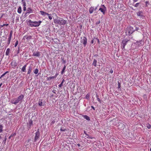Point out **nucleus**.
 <instances>
[{
	"instance_id": "1",
	"label": "nucleus",
	"mask_w": 151,
	"mask_h": 151,
	"mask_svg": "<svg viewBox=\"0 0 151 151\" xmlns=\"http://www.w3.org/2000/svg\"><path fill=\"white\" fill-rule=\"evenodd\" d=\"M24 98V96L23 95L21 94L17 98L13 99L11 101V103L12 104L16 105L18 103H21L22 100Z\"/></svg>"
},
{
	"instance_id": "2",
	"label": "nucleus",
	"mask_w": 151,
	"mask_h": 151,
	"mask_svg": "<svg viewBox=\"0 0 151 151\" xmlns=\"http://www.w3.org/2000/svg\"><path fill=\"white\" fill-rule=\"evenodd\" d=\"M42 22L41 21H39L38 22H33L31 20H29L27 22L28 25L31 27H37L39 26Z\"/></svg>"
},
{
	"instance_id": "3",
	"label": "nucleus",
	"mask_w": 151,
	"mask_h": 151,
	"mask_svg": "<svg viewBox=\"0 0 151 151\" xmlns=\"http://www.w3.org/2000/svg\"><path fill=\"white\" fill-rule=\"evenodd\" d=\"M54 22L56 24L64 25L67 23V22L63 18H59L54 20Z\"/></svg>"
},
{
	"instance_id": "4",
	"label": "nucleus",
	"mask_w": 151,
	"mask_h": 151,
	"mask_svg": "<svg viewBox=\"0 0 151 151\" xmlns=\"http://www.w3.org/2000/svg\"><path fill=\"white\" fill-rule=\"evenodd\" d=\"M125 33L127 34H126V35H130L133 33L135 32V30L134 29L133 27L130 26L127 27V30L126 31Z\"/></svg>"
},
{
	"instance_id": "5",
	"label": "nucleus",
	"mask_w": 151,
	"mask_h": 151,
	"mask_svg": "<svg viewBox=\"0 0 151 151\" xmlns=\"http://www.w3.org/2000/svg\"><path fill=\"white\" fill-rule=\"evenodd\" d=\"M130 40L129 38H125L123 39L121 44V45L122 46V49H124L126 45L127 44V42Z\"/></svg>"
},
{
	"instance_id": "6",
	"label": "nucleus",
	"mask_w": 151,
	"mask_h": 151,
	"mask_svg": "<svg viewBox=\"0 0 151 151\" xmlns=\"http://www.w3.org/2000/svg\"><path fill=\"white\" fill-rule=\"evenodd\" d=\"M99 10L104 15L105 12L106 10V8L104 5H102L101 6V7L99 9Z\"/></svg>"
},
{
	"instance_id": "7",
	"label": "nucleus",
	"mask_w": 151,
	"mask_h": 151,
	"mask_svg": "<svg viewBox=\"0 0 151 151\" xmlns=\"http://www.w3.org/2000/svg\"><path fill=\"white\" fill-rule=\"evenodd\" d=\"M35 136L34 138V141L36 142L40 138V134L39 129H38L35 133Z\"/></svg>"
},
{
	"instance_id": "8",
	"label": "nucleus",
	"mask_w": 151,
	"mask_h": 151,
	"mask_svg": "<svg viewBox=\"0 0 151 151\" xmlns=\"http://www.w3.org/2000/svg\"><path fill=\"white\" fill-rule=\"evenodd\" d=\"M81 43H82L84 45V46L85 47L87 43V38L85 37H84L83 38L81 37Z\"/></svg>"
},
{
	"instance_id": "9",
	"label": "nucleus",
	"mask_w": 151,
	"mask_h": 151,
	"mask_svg": "<svg viewBox=\"0 0 151 151\" xmlns=\"http://www.w3.org/2000/svg\"><path fill=\"white\" fill-rule=\"evenodd\" d=\"M84 134H85L86 135L85 137H86L87 138L90 139H95V137H92L91 135H89L87 133L85 130L84 131Z\"/></svg>"
},
{
	"instance_id": "10",
	"label": "nucleus",
	"mask_w": 151,
	"mask_h": 151,
	"mask_svg": "<svg viewBox=\"0 0 151 151\" xmlns=\"http://www.w3.org/2000/svg\"><path fill=\"white\" fill-rule=\"evenodd\" d=\"M135 44L136 45H138L139 46H140L143 45L144 42L142 40H141L139 41H137V42L135 43Z\"/></svg>"
},
{
	"instance_id": "11",
	"label": "nucleus",
	"mask_w": 151,
	"mask_h": 151,
	"mask_svg": "<svg viewBox=\"0 0 151 151\" xmlns=\"http://www.w3.org/2000/svg\"><path fill=\"white\" fill-rule=\"evenodd\" d=\"M33 121L31 119H30L29 120V123H28V129H30L32 126L33 125Z\"/></svg>"
},
{
	"instance_id": "12",
	"label": "nucleus",
	"mask_w": 151,
	"mask_h": 151,
	"mask_svg": "<svg viewBox=\"0 0 151 151\" xmlns=\"http://www.w3.org/2000/svg\"><path fill=\"white\" fill-rule=\"evenodd\" d=\"M56 120V117H53L51 119V122L50 123V125L53 124L55 122Z\"/></svg>"
},
{
	"instance_id": "13",
	"label": "nucleus",
	"mask_w": 151,
	"mask_h": 151,
	"mask_svg": "<svg viewBox=\"0 0 151 151\" xmlns=\"http://www.w3.org/2000/svg\"><path fill=\"white\" fill-rule=\"evenodd\" d=\"M40 52L37 51L36 52H34L33 53V56L36 57H39L40 56Z\"/></svg>"
},
{
	"instance_id": "14",
	"label": "nucleus",
	"mask_w": 151,
	"mask_h": 151,
	"mask_svg": "<svg viewBox=\"0 0 151 151\" xmlns=\"http://www.w3.org/2000/svg\"><path fill=\"white\" fill-rule=\"evenodd\" d=\"M27 11L28 14H30L33 13L34 10L31 7H29L27 8Z\"/></svg>"
},
{
	"instance_id": "15",
	"label": "nucleus",
	"mask_w": 151,
	"mask_h": 151,
	"mask_svg": "<svg viewBox=\"0 0 151 151\" xmlns=\"http://www.w3.org/2000/svg\"><path fill=\"white\" fill-rule=\"evenodd\" d=\"M137 16L142 17L143 16V13L142 11H139L137 13Z\"/></svg>"
},
{
	"instance_id": "16",
	"label": "nucleus",
	"mask_w": 151,
	"mask_h": 151,
	"mask_svg": "<svg viewBox=\"0 0 151 151\" xmlns=\"http://www.w3.org/2000/svg\"><path fill=\"white\" fill-rule=\"evenodd\" d=\"M32 68V66L31 65H30L29 67V69L27 71V74H29L31 73Z\"/></svg>"
},
{
	"instance_id": "17",
	"label": "nucleus",
	"mask_w": 151,
	"mask_h": 151,
	"mask_svg": "<svg viewBox=\"0 0 151 151\" xmlns=\"http://www.w3.org/2000/svg\"><path fill=\"white\" fill-rule=\"evenodd\" d=\"M40 13L41 15L43 16H45L46 15H49V14L48 13H47L43 11H40Z\"/></svg>"
},
{
	"instance_id": "18",
	"label": "nucleus",
	"mask_w": 151,
	"mask_h": 151,
	"mask_svg": "<svg viewBox=\"0 0 151 151\" xmlns=\"http://www.w3.org/2000/svg\"><path fill=\"white\" fill-rule=\"evenodd\" d=\"M28 64L27 63L25 65H24L22 68V71L23 72H25L26 71V68L27 66V65Z\"/></svg>"
},
{
	"instance_id": "19",
	"label": "nucleus",
	"mask_w": 151,
	"mask_h": 151,
	"mask_svg": "<svg viewBox=\"0 0 151 151\" xmlns=\"http://www.w3.org/2000/svg\"><path fill=\"white\" fill-rule=\"evenodd\" d=\"M66 65H64V66L63 67V68L62 70V71L61 72V75H63L64 73L65 72V70L66 68Z\"/></svg>"
},
{
	"instance_id": "20",
	"label": "nucleus",
	"mask_w": 151,
	"mask_h": 151,
	"mask_svg": "<svg viewBox=\"0 0 151 151\" xmlns=\"http://www.w3.org/2000/svg\"><path fill=\"white\" fill-rule=\"evenodd\" d=\"M83 117L88 121H90V119L89 116L86 115H83Z\"/></svg>"
},
{
	"instance_id": "21",
	"label": "nucleus",
	"mask_w": 151,
	"mask_h": 151,
	"mask_svg": "<svg viewBox=\"0 0 151 151\" xmlns=\"http://www.w3.org/2000/svg\"><path fill=\"white\" fill-rule=\"evenodd\" d=\"M94 10V7L91 6V7H90L89 10V13L90 14H92Z\"/></svg>"
},
{
	"instance_id": "22",
	"label": "nucleus",
	"mask_w": 151,
	"mask_h": 151,
	"mask_svg": "<svg viewBox=\"0 0 151 151\" xmlns=\"http://www.w3.org/2000/svg\"><path fill=\"white\" fill-rule=\"evenodd\" d=\"M95 141L93 139V141L89 140L88 139H86V140H85V143H90L91 142H95Z\"/></svg>"
},
{
	"instance_id": "23",
	"label": "nucleus",
	"mask_w": 151,
	"mask_h": 151,
	"mask_svg": "<svg viewBox=\"0 0 151 151\" xmlns=\"http://www.w3.org/2000/svg\"><path fill=\"white\" fill-rule=\"evenodd\" d=\"M97 62V61L96 59H94L93 63H92V65L94 66L95 67H96L97 64L96 63Z\"/></svg>"
},
{
	"instance_id": "24",
	"label": "nucleus",
	"mask_w": 151,
	"mask_h": 151,
	"mask_svg": "<svg viewBox=\"0 0 151 151\" xmlns=\"http://www.w3.org/2000/svg\"><path fill=\"white\" fill-rule=\"evenodd\" d=\"M22 12V8L21 6H19L17 10V12L19 14H21Z\"/></svg>"
},
{
	"instance_id": "25",
	"label": "nucleus",
	"mask_w": 151,
	"mask_h": 151,
	"mask_svg": "<svg viewBox=\"0 0 151 151\" xmlns=\"http://www.w3.org/2000/svg\"><path fill=\"white\" fill-rule=\"evenodd\" d=\"M10 49L9 48H7L6 50V51L5 53V55H8L9 54L10 52Z\"/></svg>"
},
{
	"instance_id": "26",
	"label": "nucleus",
	"mask_w": 151,
	"mask_h": 151,
	"mask_svg": "<svg viewBox=\"0 0 151 151\" xmlns=\"http://www.w3.org/2000/svg\"><path fill=\"white\" fill-rule=\"evenodd\" d=\"M42 100H41V101H40V100H39V101L38 102V104L40 106H43L42 104Z\"/></svg>"
},
{
	"instance_id": "27",
	"label": "nucleus",
	"mask_w": 151,
	"mask_h": 151,
	"mask_svg": "<svg viewBox=\"0 0 151 151\" xmlns=\"http://www.w3.org/2000/svg\"><path fill=\"white\" fill-rule=\"evenodd\" d=\"M38 70L37 68H36L35 70H34V73H35V74H37L38 73Z\"/></svg>"
},
{
	"instance_id": "28",
	"label": "nucleus",
	"mask_w": 151,
	"mask_h": 151,
	"mask_svg": "<svg viewBox=\"0 0 151 151\" xmlns=\"http://www.w3.org/2000/svg\"><path fill=\"white\" fill-rule=\"evenodd\" d=\"M61 60L62 61L63 64H65L66 63V60H64V58H63L62 57H61Z\"/></svg>"
},
{
	"instance_id": "29",
	"label": "nucleus",
	"mask_w": 151,
	"mask_h": 151,
	"mask_svg": "<svg viewBox=\"0 0 151 151\" xmlns=\"http://www.w3.org/2000/svg\"><path fill=\"white\" fill-rule=\"evenodd\" d=\"M22 3L23 6H26V3L25 0H22Z\"/></svg>"
},
{
	"instance_id": "30",
	"label": "nucleus",
	"mask_w": 151,
	"mask_h": 151,
	"mask_svg": "<svg viewBox=\"0 0 151 151\" xmlns=\"http://www.w3.org/2000/svg\"><path fill=\"white\" fill-rule=\"evenodd\" d=\"M118 89L120 88V89L121 90V89L120 88H121V86L120 82V81H118Z\"/></svg>"
},
{
	"instance_id": "31",
	"label": "nucleus",
	"mask_w": 151,
	"mask_h": 151,
	"mask_svg": "<svg viewBox=\"0 0 151 151\" xmlns=\"http://www.w3.org/2000/svg\"><path fill=\"white\" fill-rule=\"evenodd\" d=\"M47 80H50L51 79H53L55 78L53 76H52L47 77Z\"/></svg>"
},
{
	"instance_id": "32",
	"label": "nucleus",
	"mask_w": 151,
	"mask_h": 151,
	"mask_svg": "<svg viewBox=\"0 0 151 151\" xmlns=\"http://www.w3.org/2000/svg\"><path fill=\"white\" fill-rule=\"evenodd\" d=\"M9 72L8 71H6V72H5L4 74H2L1 76L0 77V79L2 77H3L4 76H5V75H6L7 73H8Z\"/></svg>"
},
{
	"instance_id": "33",
	"label": "nucleus",
	"mask_w": 151,
	"mask_h": 151,
	"mask_svg": "<svg viewBox=\"0 0 151 151\" xmlns=\"http://www.w3.org/2000/svg\"><path fill=\"white\" fill-rule=\"evenodd\" d=\"M3 127L1 124H0V133L1 132L3 131L2 129Z\"/></svg>"
},
{
	"instance_id": "34",
	"label": "nucleus",
	"mask_w": 151,
	"mask_h": 151,
	"mask_svg": "<svg viewBox=\"0 0 151 151\" xmlns=\"http://www.w3.org/2000/svg\"><path fill=\"white\" fill-rule=\"evenodd\" d=\"M146 127L148 129H150L151 128V125L149 123H148L146 125Z\"/></svg>"
},
{
	"instance_id": "35",
	"label": "nucleus",
	"mask_w": 151,
	"mask_h": 151,
	"mask_svg": "<svg viewBox=\"0 0 151 151\" xmlns=\"http://www.w3.org/2000/svg\"><path fill=\"white\" fill-rule=\"evenodd\" d=\"M100 21L99 20H97L96 21V25H98L100 23Z\"/></svg>"
},
{
	"instance_id": "36",
	"label": "nucleus",
	"mask_w": 151,
	"mask_h": 151,
	"mask_svg": "<svg viewBox=\"0 0 151 151\" xmlns=\"http://www.w3.org/2000/svg\"><path fill=\"white\" fill-rule=\"evenodd\" d=\"M66 130V129L63 127H61L60 129V131L62 132H64Z\"/></svg>"
},
{
	"instance_id": "37",
	"label": "nucleus",
	"mask_w": 151,
	"mask_h": 151,
	"mask_svg": "<svg viewBox=\"0 0 151 151\" xmlns=\"http://www.w3.org/2000/svg\"><path fill=\"white\" fill-rule=\"evenodd\" d=\"M32 38V36H28L27 38H26V39L28 40H29L31 39Z\"/></svg>"
},
{
	"instance_id": "38",
	"label": "nucleus",
	"mask_w": 151,
	"mask_h": 151,
	"mask_svg": "<svg viewBox=\"0 0 151 151\" xmlns=\"http://www.w3.org/2000/svg\"><path fill=\"white\" fill-rule=\"evenodd\" d=\"M124 5L123 4H120V8H122L121 9H123V7H124Z\"/></svg>"
},
{
	"instance_id": "39",
	"label": "nucleus",
	"mask_w": 151,
	"mask_h": 151,
	"mask_svg": "<svg viewBox=\"0 0 151 151\" xmlns=\"http://www.w3.org/2000/svg\"><path fill=\"white\" fill-rule=\"evenodd\" d=\"M140 4V3H137L135 4L134 5V6L136 7H137L139 6Z\"/></svg>"
},
{
	"instance_id": "40",
	"label": "nucleus",
	"mask_w": 151,
	"mask_h": 151,
	"mask_svg": "<svg viewBox=\"0 0 151 151\" xmlns=\"http://www.w3.org/2000/svg\"><path fill=\"white\" fill-rule=\"evenodd\" d=\"M145 4H145V6L146 7H147L148 6V5H149V4H150L149 1H146Z\"/></svg>"
},
{
	"instance_id": "41",
	"label": "nucleus",
	"mask_w": 151,
	"mask_h": 151,
	"mask_svg": "<svg viewBox=\"0 0 151 151\" xmlns=\"http://www.w3.org/2000/svg\"><path fill=\"white\" fill-rule=\"evenodd\" d=\"M49 15H47L48 17V18L50 20H51L52 19V17L51 16V14H49Z\"/></svg>"
},
{
	"instance_id": "42",
	"label": "nucleus",
	"mask_w": 151,
	"mask_h": 151,
	"mask_svg": "<svg viewBox=\"0 0 151 151\" xmlns=\"http://www.w3.org/2000/svg\"><path fill=\"white\" fill-rule=\"evenodd\" d=\"M18 44V40H16V42L15 43L14 47H16L17 45V44Z\"/></svg>"
},
{
	"instance_id": "43",
	"label": "nucleus",
	"mask_w": 151,
	"mask_h": 151,
	"mask_svg": "<svg viewBox=\"0 0 151 151\" xmlns=\"http://www.w3.org/2000/svg\"><path fill=\"white\" fill-rule=\"evenodd\" d=\"M12 30H11L10 32V34H9V36L12 37Z\"/></svg>"
},
{
	"instance_id": "44",
	"label": "nucleus",
	"mask_w": 151,
	"mask_h": 151,
	"mask_svg": "<svg viewBox=\"0 0 151 151\" xmlns=\"http://www.w3.org/2000/svg\"><path fill=\"white\" fill-rule=\"evenodd\" d=\"M135 27V29H134V30H135V31H138V30L139 29V27Z\"/></svg>"
},
{
	"instance_id": "45",
	"label": "nucleus",
	"mask_w": 151,
	"mask_h": 151,
	"mask_svg": "<svg viewBox=\"0 0 151 151\" xmlns=\"http://www.w3.org/2000/svg\"><path fill=\"white\" fill-rule=\"evenodd\" d=\"M94 39H95L97 41L98 43L99 44L100 42L99 41V39L98 38H94Z\"/></svg>"
},
{
	"instance_id": "46",
	"label": "nucleus",
	"mask_w": 151,
	"mask_h": 151,
	"mask_svg": "<svg viewBox=\"0 0 151 151\" xmlns=\"http://www.w3.org/2000/svg\"><path fill=\"white\" fill-rule=\"evenodd\" d=\"M6 140V138L5 137V138L4 139V140L3 141V142L4 143H5Z\"/></svg>"
},
{
	"instance_id": "47",
	"label": "nucleus",
	"mask_w": 151,
	"mask_h": 151,
	"mask_svg": "<svg viewBox=\"0 0 151 151\" xmlns=\"http://www.w3.org/2000/svg\"><path fill=\"white\" fill-rule=\"evenodd\" d=\"M25 6H24L23 9V10L24 11H25L26 10V8Z\"/></svg>"
},
{
	"instance_id": "48",
	"label": "nucleus",
	"mask_w": 151,
	"mask_h": 151,
	"mask_svg": "<svg viewBox=\"0 0 151 151\" xmlns=\"http://www.w3.org/2000/svg\"><path fill=\"white\" fill-rule=\"evenodd\" d=\"M52 92L54 93H55V94H57L56 93V90H53L52 91Z\"/></svg>"
},
{
	"instance_id": "49",
	"label": "nucleus",
	"mask_w": 151,
	"mask_h": 151,
	"mask_svg": "<svg viewBox=\"0 0 151 151\" xmlns=\"http://www.w3.org/2000/svg\"><path fill=\"white\" fill-rule=\"evenodd\" d=\"M10 42V41L8 40L7 42V46H8V45L9 44Z\"/></svg>"
},
{
	"instance_id": "50",
	"label": "nucleus",
	"mask_w": 151,
	"mask_h": 151,
	"mask_svg": "<svg viewBox=\"0 0 151 151\" xmlns=\"http://www.w3.org/2000/svg\"><path fill=\"white\" fill-rule=\"evenodd\" d=\"M63 85V84H62V83H60V84H59V85H58V86L59 87H62Z\"/></svg>"
},
{
	"instance_id": "51",
	"label": "nucleus",
	"mask_w": 151,
	"mask_h": 151,
	"mask_svg": "<svg viewBox=\"0 0 151 151\" xmlns=\"http://www.w3.org/2000/svg\"><path fill=\"white\" fill-rule=\"evenodd\" d=\"M58 75V73H56L55 75L54 76H53L55 78L57 77V76Z\"/></svg>"
},
{
	"instance_id": "52",
	"label": "nucleus",
	"mask_w": 151,
	"mask_h": 151,
	"mask_svg": "<svg viewBox=\"0 0 151 151\" xmlns=\"http://www.w3.org/2000/svg\"><path fill=\"white\" fill-rule=\"evenodd\" d=\"M97 100L99 102H101V100L99 98V97H98V98H97Z\"/></svg>"
},
{
	"instance_id": "53",
	"label": "nucleus",
	"mask_w": 151,
	"mask_h": 151,
	"mask_svg": "<svg viewBox=\"0 0 151 151\" xmlns=\"http://www.w3.org/2000/svg\"><path fill=\"white\" fill-rule=\"evenodd\" d=\"M11 37H12L9 36V37L8 38V40L11 41Z\"/></svg>"
},
{
	"instance_id": "54",
	"label": "nucleus",
	"mask_w": 151,
	"mask_h": 151,
	"mask_svg": "<svg viewBox=\"0 0 151 151\" xmlns=\"http://www.w3.org/2000/svg\"><path fill=\"white\" fill-rule=\"evenodd\" d=\"M83 135L82 136V138L83 139V138H85V136H84V134H82Z\"/></svg>"
},
{
	"instance_id": "55",
	"label": "nucleus",
	"mask_w": 151,
	"mask_h": 151,
	"mask_svg": "<svg viewBox=\"0 0 151 151\" xmlns=\"http://www.w3.org/2000/svg\"><path fill=\"white\" fill-rule=\"evenodd\" d=\"M113 70H112V69H111L110 71V73H113Z\"/></svg>"
},
{
	"instance_id": "56",
	"label": "nucleus",
	"mask_w": 151,
	"mask_h": 151,
	"mask_svg": "<svg viewBox=\"0 0 151 151\" xmlns=\"http://www.w3.org/2000/svg\"><path fill=\"white\" fill-rule=\"evenodd\" d=\"M86 99H88L89 97V95L87 94L86 96Z\"/></svg>"
},
{
	"instance_id": "57",
	"label": "nucleus",
	"mask_w": 151,
	"mask_h": 151,
	"mask_svg": "<svg viewBox=\"0 0 151 151\" xmlns=\"http://www.w3.org/2000/svg\"><path fill=\"white\" fill-rule=\"evenodd\" d=\"M65 81V80H64V79H63L62 82L61 83H62L63 84V83H64V82Z\"/></svg>"
},
{
	"instance_id": "58",
	"label": "nucleus",
	"mask_w": 151,
	"mask_h": 151,
	"mask_svg": "<svg viewBox=\"0 0 151 151\" xmlns=\"http://www.w3.org/2000/svg\"><path fill=\"white\" fill-rule=\"evenodd\" d=\"M9 25L8 24H3V26H8Z\"/></svg>"
},
{
	"instance_id": "59",
	"label": "nucleus",
	"mask_w": 151,
	"mask_h": 151,
	"mask_svg": "<svg viewBox=\"0 0 151 151\" xmlns=\"http://www.w3.org/2000/svg\"><path fill=\"white\" fill-rule=\"evenodd\" d=\"M94 42L93 39L91 41V44H93Z\"/></svg>"
},
{
	"instance_id": "60",
	"label": "nucleus",
	"mask_w": 151,
	"mask_h": 151,
	"mask_svg": "<svg viewBox=\"0 0 151 151\" xmlns=\"http://www.w3.org/2000/svg\"><path fill=\"white\" fill-rule=\"evenodd\" d=\"M91 108L94 110H95V109L94 108V107L93 106H91Z\"/></svg>"
},
{
	"instance_id": "61",
	"label": "nucleus",
	"mask_w": 151,
	"mask_h": 151,
	"mask_svg": "<svg viewBox=\"0 0 151 151\" xmlns=\"http://www.w3.org/2000/svg\"><path fill=\"white\" fill-rule=\"evenodd\" d=\"M19 48L18 50L17 51V54L19 53Z\"/></svg>"
},
{
	"instance_id": "62",
	"label": "nucleus",
	"mask_w": 151,
	"mask_h": 151,
	"mask_svg": "<svg viewBox=\"0 0 151 151\" xmlns=\"http://www.w3.org/2000/svg\"><path fill=\"white\" fill-rule=\"evenodd\" d=\"M86 138H85L83 139V140L84 141V142H85V140H86Z\"/></svg>"
},
{
	"instance_id": "63",
	"label": "nucleus",
	"mask_w": 151,
	"mask_h": 151,
	"mask_svg": "<svg viewBox=\"0 0 151 151\" xmlns=\"http://www.w3.org/2000/svg\"><path fill=\"white\" fill-rule=\"evenodd\" d=\"M97 7H96L95 8H94V10L96 11L97 9Z\"/></svg>"
},
{
	"instance_id": "64",
	"label": "nucleus",
	"mask_w": 151,
	"mask_h": 151,
	"mask_svg": "<svg viewBox=\"0 0 151 151\" xmlns=\"http://www.w3.org/2000/svg\"><path fill=\"white\" fill-rule=\"evenodd\" d=\"M96 97H97V98H98V97H99V96L97 94H96Z\"/></svg>"
}]
</instances>
